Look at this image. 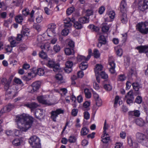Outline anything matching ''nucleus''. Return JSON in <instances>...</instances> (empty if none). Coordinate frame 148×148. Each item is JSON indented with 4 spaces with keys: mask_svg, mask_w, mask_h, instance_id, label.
I'll use <instances>...</instances> for the list:
<instances>
[{
    "mask_svg": "<svg viewBox=\"0 0 148 148\" xmlns=\"http://www.w3.org/2000/svg\"><path fill=\"white\" fill-rule=\"evenodd\" d=\"M56 79L59 81H60V82H63V77L62 75L60 74H58L56 76Z\"/></svg>",
    "mask_w": 148,
    "mask_h": 148,
    "instance_id": "obj_43",
    "label": "nucleus"
},
{
    "mask_svg": "<svg viewBox=\"0 0 148 148\" xmlns=\"http://www.w3.org/2000/svg\"><path fill=\"white\" fill-rule=\"evenodd\" d=\"M64 112L63 110L61 109H58L55 111H52L51 112V118L54 121H56V119L58 115L60 114H63Z\"/></svg>",
    "mask_w": 148,
    "mask_h": 148,
    "instance_id": "obj_7",
    "label": "nucleus"
},
{
    "mask_svg": "<svg viewBox=\"0 0 148 148\" xmlns=\"http://www.w3.org/2000/svg\"><path fill=\"white\" fill-rule=\"evenodd\" d=\"M79 21L82 23H88L89 21V17H83L80 18L79 19Z\"/></svg>",
    "mask_w": 148,
    "mask_h": 148,
    "instance_id": "obj_32",
    "label": "nucleus"
},
{
    "mask_svg": "<svg viewBox=\"0 0 148 148\" xmlns=\"http://www.w3.org/2000/svg\"><path fill=\"white\" fill-rule=\"evenodd\" d=\"M75 19L73 17L71 19V21L74 23V26L77 29H81L82 27V24L77 21H75Z\"/></svg>",
    "mask_w": 148,
    "mask_h": 148,
    "instance_id": "obj_18",
    "label": "nucleus"
},
{
    "mask_svg": "<svg viewBox=\"0 0 148 148\" xmlns=\"http://www.w3.org/2000/svg\"><path fill=\"white\" fill-rule=\"evenodd\" d=\"M73 64V63L71 61H68L66 63V67L72 68Z\"/></svg>",
    "mask_w": 148,
    "mask_h": 148,
    "instance_id": "obj_63",
    "label": "nucleus"
},
{
    "mask_svg": "<svg viewBox=\"0 0 148 148\" xmlns=\"http://www.w3.org/2000/svg\"><path fill=\"white\" fill-rule=\"evenodd\" d=\"M74 10V8L73 7H71L69 8H68L66 10L67 14L68 15H70L73 12Z\"/></svg>",
    "mask_w": 148,
    "mask_h": 148,
    "instance_id": "obj_53",
    "label": "nucleus"
},
{
    "mask_svg": "<svg viewBox=\"0 0 148 148\" xmlns=\"http://www.w3.org/2000/svg\"><path fill=\"white\" fill-rule=\"evenodd\" d=\"M12 143L15 146H18L21 145V140L19 138H16L13 140L12 142Z\"/></svg>",
    "mask_w": 148,
    "mask_h": 148,
    "instance_id": "obj_37",
    "label": "nucleus"
},
{
    "mask_svg": "<svg viewBox=\"0 0 148 148\" xmlns=\"http://www.w3.org/2000/svg\"><path fill=\"white\" fill-rule=\"evenodd\" d=\"M53 49L55 52L57 53L60 51V47L58 45L56 44L53 46Z\"/></svg>",
    "mask_w": 148,
    "mask_h": 148,
    "instance_id": "obj_46",
    "label": "nucleus"
},
{
    "mask_svg": "<svg viewBox=\"0 0 148 148\" xmlns=\"http://www.w3.org/2000/svg\"><path fill=\"white\" fill-rule=\"evenodd\" d=\"M90 105V102L88 101H86L83 104V108L85 110L89 109V107Z\"/></svg>",
    "mask_w": 148,
    "mask_h": 148,
    "instance_id": "obj_42",
    "label": "nucleus"
},
{
    "mask_svg": "<svg viewBox=\"0 0 148 148\" xmlns=\"http://www.w3.org/2000/svg\"><path fill=\"white\" fill-rule=\"evenodd\" d=\"M12 21V19L11 18H10L8 20L4 21V25L6 27H8V25L11 24Z\"/></svg>",
    "mask_w": 148,
    "mask_h": 148,
    "instance_id": "obj_47",
    "label": "nucleus"
},
{
    "mask_svg": "<svg viewBox=\"0 0 148 148\" xmlns=\"http://www.w3.org/2000/svg\"><path fill=\"white\" fill-rule=\"evenodd\" d=\"M122 101L121 98L118 96H116L114 99V106L116 107L118 104L120 105L122 103Z\"/></svg>",
    "mask_w": 148,
    "mask_h": 148,
    "instance_id": "obj_21",
    "label": "nucleus"
},
{
    "mask_svg": "<svg viewBox=\"0 0 148 148\" xmlns=\"http://www.w3.org/2000/svg\"><path fill=\"white\" fill-rule=\"evenodd\" d=\"M77 139V136L71 135L70 136L68 140V141L71 143H74L76 142Z\"/></svg>",
    "mask_w": 148,
    "mask_h": 148,
    "instance_id": "obj_33",
    "label": "nucleus"
},
{
    "mask_svg": "<svg viewBox=\"0 0 148 148\" xmlns=\"http://www.w3.org/2000/svg\"><path fill=\"white\" fill-rule=\"evenodd\" d=\"M87 58H86L85 56H84L79 55L77 57V60L79 62L83 61L84 62V61H86L88 60H87Z\"/></svg>",
    "mask_w": 148,
    "mask_h": 148,
    "instance_id": "obj_35",
    "label": "nucleus"
},
{
    "mask_svg": "<svg viewBox=\"0 0 148 148\" xmlns=\"http://www.w3.org/2000/svg\"><path fill=\"white\" fill-rule=\"evenodd\" d=\"M29 30L27 28H23L22 30L21 34L23 36V37L27 36L29 35Z\"/></svg>",
    "mask_w": 148,
    "mask_h": 148,
    "instance_id": "obj_30",
    "label": "nucleus"
},
{
    "mask_svg": "<svg viewBox=\"0 0 148 148\" xmlns=\"http://www.w3.org/2000/svg\"><path fill=\"white\" fill-rule=\"evenodd\" d=\"M36 117L38 118L42 117L43 115V110L41 109H37L35 113Z\"/></svg>",
    "mask_w": 148,
    "mask_h": 148,
    "instance_id": "obj_23",
    "label": "nucleus"
},
{
    "mask_svg": "<svg viewBox=\"0 0 148 148\" xmlns=\"http://www.w3.org/2000/svg\"><path fill=\"white\" fill-rule=\"evenodd\" d=\"M40 85L39 82L37 81L33 82L28 87V90L29 92L33 93L37 91L39 89Z\"/></svg>",
    "mask_w": 148,
    "mask_h": 148,
    "instance_id": "obj_6",
    "label": "nucleus"
},
{
    "mask_svg": "<svg viewBox=\"0 0 148 148\" xmlns=\"http://www.w3.org/2000/svg\"><path fill=\"white\" fill-rule=\"evenodd\" d=\"M85 97L87 98H90L91 97V93L88 89H85L84 90Z\"/></svg>",
    "mask_w": 148,
    "mask_h": 148,
    "instance_id": "obj_41",
    "label": "nucleus"
},
{
    "mask_svg": "<svg viewBox=\"0 0 148 148\" xmlns=\"http://www.w3.org/2000/svg\"><path fill=\"white\" fill-rule=\"evenodd\" d=\"M88 27L92 31L97 32L99 29L98 27L93 25H90Z\"/></svg>",
    "mask_w": 148,
    "mask_h": 148,
    "instance_id": "obj_39",
    "label": "nucleus"
},
{
    "mask_svg": "<svg viewBox=\"0 0 148 148\" xmlns=\"http://www.w3.org/2000/svg\"><path fill=\"white\" fill-rule=\"evenodd\" d=\"M108 134L106 133V134H103L101 136L102 139L101 140L104 143H107L110 140V137L108 136Z\"/></svg>",
    "mask_w": 148,
    "mask_h": 148,
    "instance_id": "obj_25",
    "label": "nucleus"
},
{
    "mask_svg": "<svg viewBox=\"0 0 148 148\" xmlns=\"http://www.w3.org/2000/svg\"><path fill=\"white\" fill-rule=\"evenodd\" d=\"M120 18L121 21L123 23L126 24L127 23L128 19L127 14L125 12L122 13Z\"/></svg>",
    "mask_w": 148,
    "mask_h": 148,
    "instance_id": "obj_20",
    "label": "nucleus"
},
{
    "mask_svg": "<svg viewBox=\"0 0 148 148\" xmlns=\"http://www.w3.org/2000/svg\"><path fill=\"white\" fill-rule=\"evenodd\" d=\"M88 27L92 31L97 32L99 29L98 27L93 25H90Z\"/></svg>",
    "mask_w": 148,
    "mask_h": 148,
    "instance_id": "obj_38",
    "label": "nucleus"
},
{
    "mask_svg": "<svg viewBox=\"0 0 148 148\" xmlns=\"http://www.w3.org/2000/svg\"><path fill=\"white\" fill-rule=\"evenodd\" d=\"M93 54L94 57L96 58H98L100 56V53L99 51L96 49L94 50Z\"/></svg>",
    "mask_w": 148,
    "mask_h": 148,
    "instance_id": "obj_45",
    "label": "nucleus"
},
{
    "mask_svg": "<svg viewBox=\"0 0 148 148\" xmlns=\"http://www.w3.org/2000/svg\"><path fill=\"white\" fill-rule=\"evenodd\" d=\"M39 55L40 58L43 59H46L47 57L46 54L43 51L40 52Z\"/></svg>",
    "mask_w": 148,
    "mask_h": 148,
    "instance_id": "obj_52",
    "label": "nucleus"
},
{
    "mask_svg": "<svg viewBox=\"0 0 148 148\" xmlns=\"http://www.w3.org/2000/svg\"><path fill=\"white\" fill-rule=\"evenodd\" d=\"M115 49L116 51V54L119 56H121L123 54V51L121 49L118 48V47L115 48Z\"/></svg>",
    "mask_w": 148,
    "mask_h": 148,
    "instance_id": "obj_44",
    "label": "nucleus"
},
{
    "mask_svg": "<svg viewBox=\"0 0 148 148\" xmlns=\"http://www.w3.org/2000/svg\"><path fill=\"white\" fill-rule=\"evenodd\" d=\"M22 12L23 15L26 16L29 14V11L28 9L25 8L23 10Z\"/></svg>",
    "mask_w": 148,
    "mask_h": 148,
    "instance_id": "obj_64",
    "label": "nucleus"
},
{
    "mask_svg": "<svg viewBox=\"0 0 148 148\" xmlns=\"http://www.w3.org/2000/svg\"><path fill=\"white\" fill-rule=\"evenodd\" d=\"M69 32L68 29L65 28L63 29L62 31V34L64 36H66L68 35Z\"/></svg>",
    "mask_w": 148,
    "mask_h": 148,
    "instance_id": "obj_55",
    "label": "nucleus"
},
{
    "mask_svg": "<svg viewBox=\"0 0 148 148\" xmlns=\"http://www.w3.org/2000/svg\"><path fill=\"white\" fill-rule=\"evenodd\" d=\"M48 27L47 30L48 36L49 37H52V36L51 33H52L53 34H56L55 29L56 28V25L54 23L50 24L48 25Z\"/></svg>",
    "mask_w": 148,
    "mask_h": 148,
    "instance_id": "obj_11",
    "label": "nucleus"
},
{
    "mask_svg": "<svg viewBox=\"0 0 148 148\" xmlns=\"http://www.w3.org/2000/svg\"><path fill=\"white\" fill-rule=\"evenodd\" d=\"M140 112L138 110H134L129 112V115L130 116H134L136 117H139L140 115Z\"/></svg>",
    "mask_w": 148,
    "mask_h": 148,
    "instance_id": "obj_22",
    "label": "nucleus"
},
{
    "mask_svg": "<svg viewBox=\"0 0 148 148\" xmlns=\"http://www.w3.org/2000/svg\"><path fill=\"white\" fill-rule=\"evenodd\" d=\"M142 101V98L140 96H138L136 97L135 99V102L138 104L141 103Z\"/></svg>",
    "mask_w": 148,
    "mask_h": 148,
    "instance_id": "obj_56",
    "label": "nucleus"
},
{
    "mask_svg": "<svg viewBox=\"0 0 148 148\" xmlns=\"http://www.w3.org/2000/svg\"><path fill=\"white\" fill-rule=\"evenodd\" d=\"M29 143L34 148H40V140L35 136H32L29 138Z\"/></svg>",
    "mask_w": 148,
    "mask_h": 148,
    "instance_id": "obj_3",
    "label": "nucleus"
},
{
    "mask_svg": "<svg viewBox=\"0 0 148 148\" xmlns=\"http://www.w3.org/2000/svg\"><path fill=\"white\" fill-rule=\"evenodd\" d=\"M109 17L111 18L112 21L114 18L115 14L114 12L113 11H110L107 14Z\"/></svg>",
    "mask_w": 148,
    "mask_h": 148,
    "instance_id": "obj_40",
    "label": "nucleus"
},
{
    "mask_svg": "<svg viewBox=\"0 0 148 148\" xmlns=\"http://www.w3.org/2000/svg\"><path fill=\"white\" fill-rule=\"evenodd\" d=\"M27 47L24 44H21L19 47V49L21 51L25 50L27 49Z\"/></svg>",
    "mask_w": 148,
    "mask_h": 148,
    "instance_id": "obj_60",
    "label": "nucleus"
},
{
    "mask_svg": "<svg viewBox=\"0 0 148 148\" xmlns=\"http://www.w3.org/2000/svg\"><path fill=\"white\" fill-rule=\"evenodd\" d=\"M44 96H40L37 97V99L39 102L47 106L54 105L55 104L46 99Z\"/></svg>",
    "mask_w": 148,
    "mask_h": 148,
    "instance_id": "obj_9",
    "label": "nucleus"
},
{
    "mask_svg": "<svg viewBox=\"0 0 148 148\" xmlns=\"http://www.w3.org/2000/svg\"><path fill=\"white\" fill-rule=\"evenodd\" d=\"M36 73L40 76L43 75L45 73L44 69L42 68H39L38 69L36 72H35L34 71H32L31 72L28 73V77L30 78H32L36 76Z\"/></svg>",
    "mask_w": 148,
    "mask_h": 148,
    "instance_id": "obj_5",
    "label": "nucleus"
},
{
    "mask_svg": "<svg viewBox=\"0 0 148 148\" xmlns=\"http://www.w3.org/2000/svg\"><path fill=\"white\" fill-rule=\"evenodd\" d=\"M103 68V66L100 64H97L94 68V72L95 75L99 74L100 72L102 70Z\"/></svg>",
    "mask_w": 148,
    "mask_h": 148,
    "instance_id": "obj_17",
    "label": "nucleus"
},
{
    "mask_svg": "<svg viewBox=\"0 0 148 148\" xmlns=\"http://www.w3.org/2000/svg\"><path fill=\"white\" fill-rule=\"evenodd\" d=\"M126 98L127 99V103L130 105L131 103H132L133 100L134 98L133 94L132 91H130L125 96Z\"/></svg>",
    "mask_w": 148,
    "mask_h": 148,
    "instance_id": "obj_12",
    "label": "nucleus"
},
{
    "mask_svg": "<svg viewBox=\"0 0 148 148\" xmlns=\"http://www.w3.org/2000/svg\"><path fill=\"white\" fill-rule=\"evenodd\" d=\"M135 49L138 51L140 53H148V46H138L136 47Z\"/></svg>",
    "mask_w": 148,
    "mask_h": 148,
    "instance_id": "obj_13",
    "label": "nucleus"
},
{
    "mask_svg": "<svg viewBox=\"0 0 148 148\" xmlns=\"http://www.w3.org/2000/svg\"><path fill=\"white\" fill-rule=\"evenodd\" d=\"M109 65L110 66L109 71L111 73L113 74L115 73V64L114 63V60L112 56H110L108 58Z\"/></svg>",
    "mask_w": 148,
    "mask_h": 148,
    "instance_id": "obj_10",
    "label": "nucleus"
},
{
    "mask_svg": "<svg viewBox=\"0 0 148 148\" xmlns=\"http://www.w3.org/2000/svg\"><path fill=\"white\" fill-rule=\"evenodd\" d=\"M96 105L98 106H101L102 104V101L101 99L100 98L95 100Z\"/></svg>",
    "mask_w": 148,
    "mask_h": 148,
    "instance_id": "obj_59",
    "label": "nucleus"
},
{
    "mask_svg": "<svg viewBox=\"0 0 148 148\" xmlns=\"http://www.w3.org/2000/svg\"><path fill=\"white\" fill-rule=\"evenodd\" d=\"M24 106L31 109H33L37 108L38 105L35 102H32L30 103H27L25 104Z\"/></svg>",
    "mask_w": 148,
    "mask_h": 148,
    "instance_id": "obj_27",
    "label": "nucleus"
},
{
    "mask_svg": "<svg viewBox=\"0 0 148 148\" xmlns=\"http://www.w3.org/2000/svg\"><path fill=\"white\" fill-rule=\"evenodd\" d=\"M89 131V129L87 127H83L82 128L80 134L81 136H84L87 135Z\"/></svg>",
    "mask_w": 148,
    "mask_h": 148,
    "instance_id": "obj_24",
    "label": "nucleus"
},
{
    "mask_svg": "<svg viewBox=\"0 0 148 148\" xmlns=\"http://www.w3.org/2000/svg\"><path fill=\"white\" fill-rule=\"evenodd\" d=\"M8 40L10 42L11 45L12 47L16 46L18 43V42L16 40V38L14 36L9 37Z\"/></svg>",
    "mask_w": 148,
    "mask_h": 148,
    "instance_id": "obj_16",
    "label": "nucleus"
},
{
    "mask_svg": "<svg viewBox=\"0 0 148 148\" xmlns=\"http://www.w3.org/2000/svg\"><path fill=\"white\" fill-rule=\"evenodd\" d=\"M101 76V78L103 79H107L108 77V75L104 71H102L100 74Z\"/></svg>",
    "mask_w": 148,
    "mask_h": 148,
    "instance_id": "obj_61",
    "label": "nucleus"
},
{
    "mask_svg": "<svg viewBox=\"0 0 148 148\" xmlns=\"http://www.w3.org/2000/svg\"><path fill=\"white\" fill-rule=\"evenodd\" d=\"M110 26L109 25H105L102 28V30L103 32H107L109 30Z\"/></svg>",
    "mask_w": 148,
    "mask_h": 148,
    "instance_id": "obj_54",
    "label": "nucleus"
},
{
    "mask_svg": "<svg viewBox=\"0 0 148 148\" xmlns=\"http://www.w3.org/2000/svg\"><path fill=\"white\" fill-rule=\"evenodd\" d=\"M71 20L69 18H66L64 20V26L66 27H70L72 26V24L71 23Z\"/></svg>",
    "mask_w": 148,
    "mask_h": 148,
    "instance_id": "obj_29",
    "label": "nucleus"
},
{
    "mask_svg": "<svg viewBox=\"0 0 148 148\" xmlns=\"http://www.w3.org/2000/svg\"><path fill=\"white\" fill-rule=\"evenodd\" d=\"M50 40V44H52L53 45L55 44L57 41V39L55 37L51 38L50 39H49Z\"/></svg>",
    "mask_w": 148,
    "mask_h": 148,
    "instance_id": "obj_58",
    "label": "nucleus"
},
{
    "mask_svg": "<svg viewBox=\"0 0 148 148\" xmlns=\"http://www.w3.org/2000/svg\"><path fill=\"white\" fill-rule=\"evenodd\" d=\"M33 118L28 114L23 113L17 115L15 119L17 128L21 131L26 132L32 125Z\"/></svg>",
    "mask_w": 148,
    "mask_h": 148,
    "instance_id": "obj_1",
    "label": "nucleus"
},
{
    "mask_svg": "<svg viewBox=\"0 0 148 148\" xmlns=\"http://www.w3.org/2000/svg\"><path fill=\"white\" fill-rule=\"evenodd\" d=\"M138 9L142 11H144L148 8L147 6L143 1H139L138 3Z\"/></svg>",
    "mask_w": 148,
    "mask_h": 148,
    "instance_id": "obj_15",
    "label": "nucleus"
},
{
    "mask_svg": "<svg viewBox=\"0 0 148 148\" xmlns=\"http://www.w3.org/2000/svg\"><path fill=\"white\" fill-rule=\"evenodd\" d=\"M99 41L102 42L103 44H106V40L105 37L102 35H100L99 37Z\"/></svg>",
    "mask_w": 148,
    "mask_h": 148,
    "instance_id": "obj_51",
    "label": "nucleus"
},
{
    "mask_svg": "<svg viewBox=\"0 0 148 148\" xmlns=\"http://www.w3.org/2000/svg\"><path fill=\"white\" fill-rule=\"evenodd\" d=\"M64 51L65 54L68 55H71L74 53L73 50L69 48H66L64 49Z\"/></svg>",
    "mask_w": 148,
    "mask_h": 148,
    "instance_id": "obj_34",
    "label": "nucleus"
},
{
    "mask_svg": "<svg viewBox=\"0 0 148 148\" xmlns=\"http://www.w3.org/2000/svg\"><path fill=\"white\" fill-rule=\"evenodd\" d=\"M12 47L9 45H6L5 47V49L8 52H11L12 50Z\"/></svg>",
    "mask_w": 148,
    "mask_h": 148,
    "instance_id": "obj_62",
    "label": "nucleus"
},
{
    "mask_svg": "<svg viewBox=\"0 0 148 148\" xmlns=\"http://www.w3.org/2000/svg\"><path fill=\"white\" fill-rule=\"evenodd\" d=\"M105 10V7L102 6L99 8L98 12L100 14H102L103 13Z\"/></svg>",
    "mask_w": 148,
    "mask_h": 148,
    "instance_id": "obj_57",
    "label": "nucleus"
},
{
    "mask_svg": "<svg viewBox=\"0 0 148 148\" xmlns=\"http://www.w3.org/2000/svg\"><path fill=\"white\" fill-rule=\"evenodd\" d=\"M126 79V77L124 75H120L118 76V80L120 82H123Z\"/></svg>",
    "mask_w": 148,
    "mask_h": 148,
    "instance_id": "obj_50",
    "label": "nucleus"
},
{
    "mask_svg": "<svg viewBox=\"0 0 148 148\" xmlns=\"http://www.w3.org/2000/svg\"><path fill=\"white\" fill-rule=\"evenodd\" d=\"M47 65L49 68H53L54 71H58L60 68L59 64L56 63L53 60H49Z\"/></svg>",
    "mask_w": 148,
    "mask_h": 148,
    "instance_id": "obj_8",
    "label": "nucleus"
},
{
    "mask_svg": "<svg viewBox=\"0 0 148 148\" xmlns=\"http://www.w3.org/2000/svg\"><path fill=\"white\" fill-rule=\"evenodd\" d=\"M136 136L137 140L142 145L148 146V137L146 135L143 133L138 132L136 133Z\"/></svg>",
    "mask_w": 148,
    "mask_h": 148,
    "instance_id": "obj_2",
    "label": "nucleus"
},
{
    "mask_svg": "<svg viewBox=\"0 0 148 148\" xmlns=\"http://www.w3.org/2000/svg\"><path fill=\"white\" fill-rule=\"evenodd\" d=\"M16 21L18 23H21L23 20L22 17L21 15H18L15 17Z\"/></svg>",
    "mask_w": 148,
    "mask_h": 148,
    "instance_id": "obj_49",
    "label": "nucleus"
},
{
    "mask_svg": "<svg viewBox=\"0 0 148 148\" xmlns=\"http://www.w3.org/2000/svg\"><path fill=\"white\" fill-rule=\"evenodd\" d=\"M133 86V89L135 90L138 91V90L139 88H140V84L137 82H135L133 83L132 84Z\"/></svg>",
    "mask_w": 148,
    "mask_h": 148,
    "instance_id": "obj_36",
    "label": "nucleus"
},
{
    "mask_svg": "<svg viewBox=\"0 0 148 148\" xmlns=\"http://www.w3.org/2000/svg\"><path fill=\"white\" fill-rule=\"evenodd\" d=\"M109 127L107 123L106 120H105V121L104 126L103 127V133L104 134H106V130H107Z\"/></svg>",
    "mask_w": 148,
    "mask_h": 148,
    "instance_id": "obj_48",
    "label": "nucleus"
},
{
    "mask_svg": "<svg viewBox=\"0 0 148 148\" xmlns=\"http://www.w3.org/2000/svg\"><path fill=\"white\" fill-rule=\"evenodd\" d=\"M79 68L82 70H85L88 67V65L86 61L82 62L79 65Z\"/></svg>",
    "mask_w": 148,
    "mask_h": 148,
    "instance_id": "obj_31",
    "label": "nucleus"
},
{
    "mask_svg": "<svg viewBox=\"0 0 148 148\" xmlns=\"http://www.w3.org/2000/svg\"><path fill=\"white\" fill-rule=\"evenodd\" d=\"M135 122L137 125L140 127L143 126L145 124V121L142 118H138L136 119Z\"/></svg>",
    "mask_w": 148,
    "mask_h": 148,
    "instance_id": "obj_26",
    "label": "nucleus"
},
{
    "mask_svg": "<svg viewBox=\"0 0 148 148\" xmlns=\"http://www.w3.org/2000/svg\"><path fill=\"white\" fill-rule=\"evenodd\" d=\"M127 4L125 0H123L121 1L120 6L121 11L122 13L125 12L126 9Z\"/></svg>",
    "mask_w": 148,
    "mask_h": 148,
    "instance_id": "obj_19",
    "label": "nucleus"
},
{
    "mask_svg": "<svg viewBox=\"0 0 148 148\" xmlns=\"http://www.w3.org/2000/svg\"><path fill=\"white\" fill-rule=\"evenodd\" d=\"M136 28L141 33L147 34L148 32V22H141L136 25Z\"/></svg>",
    "mask_w": 148,
    "mask_h": 148,
    "instance_id": "obj_4",
    "label": "nucleus"
},
{
    "mask_svg": "<svg viewBox=\"0 0 148 148\" xmlns=\"http://www.w3.org/2000/svg\"><path fill=\"white\" fill-rule=\"evenodd\" d=\"M51 47L50 43L48 42H46L44 45H41L40 48L41 49L48 51L50 49Z\"/></svg>",
    "mask_w": 148,
    "mask_h": 148,
    "instance_id": "obj_28",
    "label": "nucleus"
},
{
    "mask_svg": "<svg viewBox=\"0 0 148 148\" xmlns=\"http://www.w3.org/2000/svg\"><path fill=\"white\" fill-rule=\"evenodd\" d=\"M14 106L13 105L11 104H9L6 106H4L1 110V112L3 113L8 112H9L14 108Z\"/></svg>",
    "mask_w": 148,
    "mask_h": 148,
    "instance_id": "obj_14",
    "label": "nucleus"
}]
</instances>
